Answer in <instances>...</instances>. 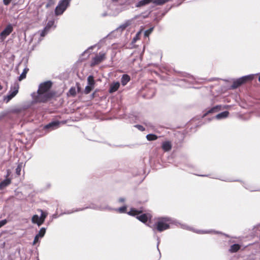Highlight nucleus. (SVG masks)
<instances>
[{"instance_id": "1", "label": "nucleus", "mask_w": 260, "mask_h": 260, "mask_svg": "<svg viewBox=\"0 0 260 260\" xmlns=\"http://www.w3.org/2000/svg\"><path fill=\"white\" fill-rule=\"evenodd\" d=\"M52 86V82L51 81L41 83L39 86L37 95L35 98V101L39 103H46L53 98L55 93L50 90Z\"/></svg>"}, {"instance_id": "2", "label": "nucleus", "mask_w": 260, "mask_h": 260, "mask_svg": "<svg viewBox=\"0 0 260 260\" xmlns=\"http://www.w3.org/2000/svg\"><path fill=\"white\" fill-rule=\"evenodd\" d=\"M170 219L167 217H159L156 219L153 224H151L149 221V226L152 229L153 231L158 232H162L170 228Z\"/></svg>"}, {"instance_id": "3", "label": "nucleus", "mask_w": 260, "mask_h": 260, "mask_svg": "<svg viewBox=\"0 0 260 260\" xmlns=\"http://www.w3.org/2000/svg\"><path fill=\"white\" fill-rule=\"evenodd\" d=\"M71 0H61L56 7L55 13L56 15L62 14L69 5Z\"/></svg>"}, {"instance_id": "4", "label": "nucleus", "mask_w": 260, "mask_h": 260, "mask_svg": "<svg viewBox=\"0 0 260 260\" xmlns=\"http://www.w3.org/2000/svg\"><path fill=\"white\" fill-rule=\"evenodd\" d=\"M253 77L252 76L249 75L243 76L234 81L232 85V87L233 89L237 88L247 82L251 81Z\"/></svg>"}, {"instance_id": "5", "label": "nucleus", "mask_w": 260, "mask_h": 260, "mask_svg": "<svg viewBox=\"0 0 260 260\" xmlns=\"http://www.w3.org/2000/svg\"><path fill=\"white\" fill-rule=\"evenodd\" d=\"M106 53L100 52L98 54H97L94 57L92 58L91 66H94L95 65L99 64L106 59Z\"/></svg>"}, {"instance_id": "6", "label": "nucleus", "mask_w": 260, "mask_h": 260, "mask_svg": "<svg viewBox=\"0 0 260 260\" xmlns=\"http://www.w3.org/2000/svg\"><path fill=\"white\" fill-rule=\"evenodd\" d=\"M13 30L12 24H9L0 34V37L2 40H4Z\"/></svg>"}, {"instance_id": "7", "label": "nucleus", "mask_w": 260, "mask_h": 260, "mask_svg": "<svg viewBox=\"0 0 260 260\" xmlns=\"http://www.w3.org/2000/svg\"><path fill=\"white\" fill-rule=\"evenodd\" d=\"M19 88V85L17 83L15 84L14 86L11 87L9 91V94L7 95L8 101L11 100L17 94Z\"/></svg>"}, {"instance_id": "8", "label": "nucleus", "mask_w": 260, "mask_h": 260, "mask_svg": "<svg viewBox=\"0 0 260 260\" xmlns=\"http://www.w3.org/2000/svg\"><path fill=\"white\" fill-rule=\"evenodd\" d=\"M221 109V105H217L215 107H212L210 110L206 111L202 116V118H204L207 116L208 114L211 113H214L219 111Z\"/></svg>"}, {"instance_id": "9", "label": "nucleus", "mask_w": 260, "mask_h": 260, "mask_svg": "<svg viewBox=\"0 0 260 260\" xmlns=\"http://www.w3.org/2000/svg\"><path fill=\"white\" fill-rule=\"evenodd\" d=\"M151 217V216L149 214H143L137 216V218L143 223H146Z\"/></svg>"}, {"instance_id": "10", "label": "nucleus", "mask_w": 260, "mask_h": 260, "mask_svg": "<svg viewBox=\"0 0 260 260\" xmlns=\"http://www.w3.org/2000/svg\"><path fill=\"white\" fill-rule=\"evenodd\" d=\"M120 86V83L118 82H114L110 85L109 92L110 93L116 91Z\"/></svg>"}, {"instance_id": "11", "label": "nucleus", "mask_w": 260, "mask_h": 260, "mask_svg": "<svg viewBox=\"0 0 260 260\" xmlns=\"http://www.w3.org/2000/svg\"><path fill=\"white\" fill-rule=\"evenodd\" d=\"M172 147V145L170 141H165L162 144L161 148L164 151H169L171 150Z\"/></svg>"}, {"instance_id": "12", "label": "nucleus", "mask_w": 260, "mask_h": 260, "mask_svg": "<svg viewBox=\"0 0 260 260\" xmlns=\"http://www.w3.org/2000/svg\"><path fill=\"white\" fill-rule=\"evenodd\" d=\"M11 183V179L7 178L0 183V190L4 189Z\"/></svg>"}, {"instance_id": "13", "label": "nucleus", "mask_w": 260, "mask_h": 260, "mask_svg": "<svg viewBox=\"0 0 260 260\" xmlns=\"http://www.w3.org/2000/svg\"><path fill=\"white\" fill-rule=\"evenodd\" d=\"M130 77L127 74H123L121 79V82L122 85H125L129 81Z\"/></svg>"}, {"instance_id": "14", "label": "nucleus", "mask_w": 260, "mask_h": 260, "mask_svg": "<svg viewBox=\"0 0 260 260\" xmlns=\"http://www.w3.org/2000/svg\"><path fill=\"white\" fill-rule=\"evenodd\" d=\"M153 0H142L137 3L136 7H141L151 3H152Z\"/></svg>"}, {"instance_id": "15", "label": "nucleus", "mask_w": 260, "mask_h": 260, "mask_svg": "<svg viewBox=\"0 0 260 260\" xmlns=\"http://www.w3.org/2000/svg\"><path fill=\"white\" fill-rule=\"evenodd\" d=\"M241 246L238 244H235L231 246L229 251L231 253L237 252L240 249Z\"/></svg>"}, {"instance_id": "16", "label": "nucleus", "mask_w": 260, "mask_h": 260, "mask_svg": "<svg viewBox=\"0 0 260 260\" xmlns=\"http://www.w3.org/2000/svg\"><path fill=\"white\" fill-rule=\"evenodd\" d=\"M59 124V122L58 121H53L49 123V124L46 125L44 126L45 129H49L50 128H53L54 127H58Z\"/></svg>"}, {"instance_id": "17", "label": "nucleus", "mask_w": 260, "mask_h": 260, "mask_svg": "<svg viewBox=\"0 0 260 260\" xmlns=\"http://www.w3.org/2000/svg\"><path fill=\"white\" fill-rule=\"evenodd\" d=\"M229 115L228 111H224L216 115L215 118L217 119L226 118Z\"/></svg>"}, {"instance_id": "18", "label": "nucleus", "mask_w": 260, "mask_h": 260, "mask_svg": "<svg viewBox=\"0 0 260 260\" xmlns=\"http://www.w3.org/2000/svg\"><path fill=\"white\" fill-rule=\"evenodd\" d=\"M142 213V211H141V210L139 211L135 208H132L131 209V210L128 212V214L129 215H132V216H135V215L139 216L138 215Z\"/></svg>"}, {"instance_id": "19", "label": "nucleus", "mask_w": 260, "mask_h": 260, "mask_svg": "<svg viewBox=\"0 0 260 260\" xmlns=\"http://www.w3.org/2000/svg\"><path fill=\"white\" fill-rule=\"evenodd\" d=\"M40 211L41 212V215L40 217V218L41 219L40 221L39 222L40 224H39V226L41 225L44 222L45 218H46L47 216V213L44 212L42 210H40Z\"/></svg>"}, {"instance_id": "20", "label": "nucleus", "mask_w": 260, "mask_h": 260, "mask_svg": "<svg viewBox=\"0 0 260 260\" xmlns=\"http://www.w3.org/2000/svg\"><path fill=\"white\" fill-rule=\"evenodd\" d=\"M29 69L27 68H25L23 70V72L21 73L20 76L19 77L18 80L19 81H21L23 79H25L26 78V74L27 73Z\"/></svg>"}, {"instance_id": "21", "label": "nucleus", "mask_w": 260, "mask_h": 260, "mask_svg": "<svg viewBox=\"0 0 260 260\" xmlns=\"http://www.w3.org/2000/svg\"><path fill=\"white\" fill-rule=\"evenodd\" d=\"M169 1V0H153L152 3L155 4L157 6H161L166 4Z\"/></svg>"}, {"instance_id": "22", "label": "nucleus", "mask_w": 260, "mask_h": 260, "mask_svg": "<svg viewBox=\"0 0 260 260\" xmlns=\"http://www.w3.org/2000/svg\"><path fill=\"white\" fill-rule=\"evenodd\" d=\"M88 85L94 86L95 81L93 76H89L87 78Z\"/></svg>"}, {"instance_id": "23", "label": "nucleus", "mask_w": 260, "mask_h": 260, "mask_svg": "<svg viewBox=\"0 0 260 260\" xmlns=\"http://www.w3.org/2000/svg\"><path fill=\"white\" fill-rule=\"evenodd\" d=\"M31 220H32V222L34 223H36L38 224V225L39 226V224H40L39 222L41 220V219L40 218V217L38 216V215H34L32 217V219H31Z\"/></svg>"}, {"instance_id": "24", "label": "nucleus", "mask_w": 260, "mask_h": 260, "mask_svg": "<svg viewBox=\"0 0 260 260\" xmlns=\"http://www.w3.org/2000/svg\"><path fill=\"white\" fill-rule=\"evenodd\" d=\"M146 138L148 141H154L158 138V137L154 134H148L146 136Z\"/></svg>"}, {"instance_id": "25", "label": "nucleus", "mask_w": 260, "mask_h": 260, "mask_svg": "<svg viewBox=\"0 0 260 260\" xmlns=\"http://www.w3.org/2000/svg\"><path fill=\"white\" fill-rule=\"evenodd\" d=\"M94 86H92L91 85H87L85 87L84 92L85 94H89L91 90L94 88Z\"/></svg>"}, {"instance_id": "26", "label": "nucleus", "mask_w": 260, "mask_h": 260, "mask_svg": "<svg viewBox=\"0 0 260 260\" xmlns=\"http://www.w3.org/2000/svg\"><path fill=\"white\" fill-rule=\"evenodd\" d=\"M46 229L45 228H42L39 231V233L37 234L40 238H42L45 234Z\"/></svg>"}, {"instance_id": "27", "label": "nucleus", "mask_w": 260, "mask_h": 260, "mask_svg": "<svg viewBox=\"0 0 260 260\" xmlns=\"http://www.w3.org/2000/svg\"><path fill=\"white\" fill-rule=\"evenodd\" d=\"M50 27L48 26H46L43 30H42L41 32L40 36L42 37H44L47 33L48 31L49 30Z\"/></svg>"}, {"instance_id": "28", "label": "nucleus", "mask_w": 260, "mask_h": 260, "mask_svg": "<svg viewBox=\"0 0 260 260\" xmlns=\"http://www.w3.org/2000/svg\"><path fill=\"white\" fill-rule=\"evenodd\" d=\"M22 167V163H20L18 165L16 169V173L19 176L20 175V172L21 171Z\"/></svg>"}, {"instance_id": "29", "label": "nucleus", "mask_w": 260, "mask_h": 260, "mask_svg": "<svg viewBox=\"0 0 260 260\" xmlns=\"http://www.w3.org/2000/svg\"><path fill=\"white\" fill-rule=\"evenodd\" d=\"M69 93L71 95L75 96L76 94V91L75 87H71L70 88V89L69 90Z\"/></svg>"}, {"instance_id": "30", "label": "nucleus", "mask_w": 260, "mask_h": 260, "mask_svg": "<svg viewBox=\"0 0 260 260\" xmlns=\"http://www.w3.org/2000/svg\"><path fill=\"white\" fill-rule=\"evenodd\" d=\"M55 4V0H48V3L46 5V8H49Z\"/></svg>"}, {"instance_id": "31", "label": "nucleus", "mask_w": 260, "mask_h": 260, "mask_svg": "<svg viewBox=\"0 0 260 260\" xmlns=\"http://www.w3.org/2000/svg\"><path fill=\"white\" fill-rule=\"evenodd\" d=\"M117 211L119 213H125L126 211V207L123 206L118 208Z\"/></svg>"}, {"instance_id": "32", "label": "nucleus", "mask_w": 260, "mask_h": 260, "mask_svg": "<svg viewBox=\"0 0 260 260\" xmlns=\"http://www.w3.org/2000/svg\"><path fill=\"white\" fill-rule=\"evenodd\" d=\"M130 25V22L127 21L122 25L120 26V28H121L122 29H125L128 26Z\"/></svg>"}, {"instance_id": "33", "label": "nucleus", "mask_w": 260, "mask_h": 260, "mask_svg": "<svg viewBox=\"0 0 260 260\" xmlns=\"http://www.w3.org/2000/svg\"><path fill=\"white\" fill-rule=\"evenodd\" d=\"M152 29H153V28H149V29L146 30L144 32L145 36L148 37L149 35L151 33Z\"/></svg>"}, {"instance_id": "34", "label": "nucleus", "mask_w": 260, "mask_h": 260, "mask_svg": "<svg viewBox=\"0 0 260 260\" xmlns=\"http://www.w3.org/2000/svg\"><path fill=\"white\" fill-rule=\"evenodd\" d=\"M7 222L8 221L7 219H4L0 221V228L3 226L5 225Z\"/></svg>"}, {"instance_id": "35", "label": "nucleus", "mask_w": 260, "mask_h": 260, "mask_svg": "<svg viewBox=\"0 0 260 260\" xmlns=\"http://www.w3.org/2000/svg\"><path fill=\"white\" fill-rule=\"evenodd\" d=\"M40 238V237L38 236L37 235H36L33 242V245H35L38 242Z\"/></svg>"}, {"instance_id": "36", "label": "nucleus", "mask_w": 260, "mask_h": 260, "mask_svg": "<svg viewBox=\"0 0 260 260\" xmlns=\"http://www.w3.org/2000/svg\"><path fill=\"white\" fill-rule=\"evenodd\" d=\"M12 0H3L4 4L6 6L9 5Z\"/></svg>"}, {"instance_id": "37", "label": "nucleus", "mask_w": 260, "mask_h": 260, "mask_svg": "<svg viewBox=\"0 0 260 260\" xmlns=\"http://www.w3.org/2000/svg\"><path fill=\"white\" fill-rule=\"evenodd\" d=\"M136 126L141 131H143L144 129V128L142 125H136Z\"/></svg>"}, {"instance_id": "38", "label": "nucleus", "mask_w": 260, "mask_h": 260, "mask_svg": "<svg viewBox=\"0 0 260 260\" xmlns=\"http://www.w3.org/2000/svg\"><path fill=\"white\" fill-rule=\"evenodd\" d=\"M119 201L120 202H124V199H123V198H120L119 199Z\"/></svg>"}, {"instance_id": "39", "label": "nucleus", "mask_w": 260, "mask_h": 260, "mask_svg": "<svg viewBox=\"0 0 260 260\" xmlns=\"http://www.w3.org/2000/svg\"><path fill=\"white\" fill-rule=\"evenodd\" d=\"M80 90H81V88L80 86H78V92H80Z\"/></svg>"}, {"instance_id": "40", "label": "nucleus", "mask_w": 260, "mask_h": 260, "mask_svg": "<svg viewBox=\"0 0 260 260\" xmlns=\"http://www.w3.org/2000/svg\"><path fill=\"white\" fill-rule=\"evenodd\" d=\"M258 81H259V82H260V74H259V77H258Z\"/></svg>"}, {"instance_id": "41", "label": "nucleus", "mask_w": 260, "mask_h": 260, "mask_svg": "<svg viewBox=\"0 0 260 260\" xmlns=\"http://www.w3.org/2000/svg\"><path fill=\"white\" fill-rule=\"evenodd\" d=\"M118 0H112L113 2H117Z\"/></svg>"}, {"instance_id": "42", "label": "nucleus", "mask_w": 260, "mask_h": 260, "mask_svg": "<svg viewBox=\"0 0 260 260\" xmlns=\"http://www.w3.org/2000/svg\"><path fill=\"white\" fill-rule=\"evenodd\" d=\"M9 176V173H8V174H7V175L6 177H8Z\"/></svg>"}]
</instances>
